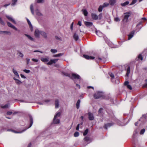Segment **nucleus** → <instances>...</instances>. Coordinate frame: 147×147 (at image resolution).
<instances>
[{"mask_svg": "<svg viewBox=\"0 0 147 147\" xmlns=\"http://www.w3.org/2000/svg\"><path fill=\"white\" fill-rule=\"evenodd\" d=\"M62 74L65 76L69 77L72 79H74L76 80H79L78 81H80L81 78L80 76L77 74L72 73L71 74L64 72H62Z\"/></svg>", "mask_w": 147, "mask_h": 147, "instance_id": "nucleus-1", "label": "nucleus"}, {"mask_svg": "<svg viewBox=\"0 0 147 147\" xmlns=\"http://www.w3.org/2000/svg\"><path fill=\"white\" fill-rule=\"evenodd\" d=\"M29 119L30 120V126L29 127H27L26 129H23V130H22V131H15L14 130H11V129H9L7 130L8 131H11L15 133L16 134H21L23 133V132L24 131H26V129H28L30 127H31V126H32L33 122V119L32 117V116L30 115H29Z\"/></svg>", "mask_w": 147, "mask_h": 147, "instance_id": "nucleus-2", "label": "nucleus"}, {"mask_svg": "<svg viewBox=\"0 0 147 147\" xmlns=\"http://www.w3.org/2000/svg\"><path fill=\"white\" fill-rule=\"evenodd\" d=\"M94 97L96 99L104 98H105L104 94V93L101 92H97L94 95Z\"/></svg>", "mask_w": 147, "mask_h": 147, "instance_id": "nucleus-3", "label": "nucleus"}, {"mask_svg": "<svg viewBox=\"0 0 147 147\" xmlns=\"http://www.w3.org/2000/svg\"><path fill=\"white\" fill-rule=\"evenodd\" d=\"M124 17L123 19V21L125 23L128 22V18L131 15V13L129 12L124 13Z\"/></svg>", "mask_w": 147, "mask_h": 147, "instance_id": "nucleus-4", "label": "nucleus"}, {"mask_svg": "<svg viewBox=\"0 0 147 147\" xmlns=\"http://www.w3.org/2000/svg\"><path fill=\"white\" fill-rule=\"evenodd\" d=\"M42 31L39 30L38 29H36L34 32V35L36 37L39 38L40 35Z\"/></svg>", "mask_w": 147, "mask_h": 147, "instance_id": "nucleus-5", "label": "nucleus"}, {"mask_svg": "<svg viewBox=\"0 0 147 147\" xmlns=\"http://www.w3.org/2000/svg\"><path fill=\"white\" fill-rule=\"evenodd\" d=\"M58 60L59 59H51L50 61H49L47 63V64L48 65H51L53 63L55 64L57 61H58Z\"/></svg>", "mask_w": 147, "mask_h": 147, "instance_id": "nucleus-6", "label": "nucleus"}, {"mask_svg": "<svg viewBox=\"0 0 147 147\" xmlns=\"http://www.w3.org/2000/svg\"><path fill=\"white\" fill-rule=\"evenodd\" d=\"M31 12L32 14H34V12L36 13V15L38 16H42V14L39 12L38 10H31Z\"/></svg>", "mask_w": 147, "mask_h": 147, "instance_id": "nucleus-7", "label": "nucleus"}, {"mask_svg": "<svg viewBox=\"0 0 147 147\" xmlns=\"http://www.w3.org/2000/svg\"><path fill=\"white\" fill-rule=\"evenodd\" d=\"M147 119V113L143 115L142 117L139 119V121H145Z\"/></svg>", "mask_w": 147, "mask_h": 147, "instance_id": "nucleus-8", "label": "nucleus"}, {"mask_svg": "<svg viewBox=\"0 0 147 147\" xmlns=\"http://www.w3.org/2000/svg\"><path fill=\"white\" fill-rule=\"evenodd\" d=\"M91 16L92 19L94 20H98V16L94 13H91Z\"/></svg>", "mask_w": 147, "mask_h": 147, "instance_id": "nucleus-9", "label": "nucleus"}, {"mask_svg": "<svg viewBox=\"0 0 147 147\" xmlns=\"http://www.w3.org/2000/svg\"><path fill=\"white\" fill-rule=\"evenodd\" d=\"M109 5V4L107 3H104L102 5L100 6L98 9H102L105 7H107Z\"/></svg>", "mask_w": 147, "mask_h": 147, "instance_id": "nucleus-10", "label": "nucleus"}, {"mask_svg": "<svg viewBox=\"0 0 147 147\" xmlns=\"http://www.w3.org/2000/svg\"><path fill=\"white\" fill-rule=\"evenodd\" d=\"M88 119L90 120H94V117L93 114L90 112H89L88 113Z\"/></svg>", "mask_w": 147, "mask_h": 147, "instance_id": "nucleus-11", "label": "nucleus"}, {"mask_svg": "<svg viewBox=\"0 0 147 147\" xmlns=\"http://www.w3.org/2000/svg\"><path fill=\"white\" fill-rule=\"evenodd\" d=\"M114 124V123H107L105 124L104 127L105 129H107L108 127H109L111 126H112Z\"/></svg>", "mask_w": 147, "mask_h": 147, "instance_id": "nucleus-12", "label": "nucleus"}, {"mask_svg": "<svg viewBox=\"0 0 147 147\" xmlns=\"http://www.w3.org/2000/svg\"><path fill=\"white\" fill-rule=\"evenodd\" d=\"M7 25L9 27H11V28H13V29L17 30L18 29L15 27L14 26H13L12 24L11 23L8 22H7Z\"/></svg>", "mask_w": 147, "mask_h": 147, "instance_id": "nucleus-13", "label": "nucleus"}, {"mask_svg": "<svg viewBox=\"0 0 147 147\" xmlns=\"http://www.w3.org/2000/svg\"><path fill=\"white\" fill-rule=\"evenodd\" d=\"M134 31H133L130 33L128 35V40H129L133 37L134 36Z\"/></svg>", "mask_w": 147, "mask_h": 147, "instance_id": "nucleus-14", "label": "nucleus"}, {"mask_svg": "<svg viewBox=\"0 0 147 147\" xmlns=\"http://www.w3.org/2000/svg\"><path fill=\"white\" fill-rule=\"evenodd\" d=\"M83 57L84 58L87 59H94V57L93 56H90L85 55H83Z\"/></svg>", "mask_w": 147, "mask_h": 147, "instance_id": "nucleus-15", "label": "nucleus"}, {"mask_svg": "<svg viewBox=\"0 0 147 147\" xmlns=\"http://www.w3.org/2000/svg\"><path fill=\"white\" fill-rule=\"evenodd\" d=\"M26 20L27 21V23H28L29 25L30 29L31 31H32L33 30V27L32 24L28 19L26 18Z\"/></svg>", "mask_w": 147, "mask_h": 147, "instance_id": "nucleus-16", "label": "nucleus"}, {"mask_svg": "<svg viewBox=\"0 0 147 147\" xmlns=\"http://www.w3.org/2000/svg\"><path fill=\"white\" fill-rule=\"evenodd\" d=\"M6 17L8 19V20L11 21L13 23L15 24H16V22L15 20L13 19L10 16H7Z\"/></svg>", "mask_w": 147, "mask_h": 147, "instance_id": "nucleus-17", "label": "nucleus"}, {"mask_svg": "<svg viewBox=\"0 0 147 147\" xmlns=\"http://www.w3.org/2000/svg\"><path fill=\"white\" fill-rule=\"evenodd\" d=\"M84 24L87 27H91L93 25V23L90 22H85Z\"/></svg>", "mask_w": 147, "mask_h": 147, "instance_id": "nucleus-18", "label": "nucleus"}, {"mask_svg": "<svg viewBox=\"0 0 147 147\" xmlns=\"http://www.w3.org/2000/svg\"><path fill=\"white\" fill-rule=\"evenodd\" d=\"M12 70L13 73L14 74L15 76H16L18 78H19L20 77L18 71L14 68H13Z\"/></svg>", "mask_w": 147, "mask_h": 147, "instance_id": "nucleus-19", "label": "nucleus"}, {"mask_svg": "<svg viewBox=\"0 0 147 147\" xmlns=\"http://www.w3.org/2000/svg\"><path fill=\"white\" fill-rule=\"evenodd\" d=\"M40 35L43 36L45 38H47V34L44 32L42 31L40 33Z\"/></svg>", "mask_w": 147, "mask_h": 147, "instance_id": "nucleus-20", "label": "nucleus"}, {"mask_svg": "<svg viewBox=\"0 0 147 147\" xmlns=\"http://www.w3.org/2000/svg\"><path fill=\"white\" fill-rule=\"evenodd\" d=\"M0 34H8V35H11V33L9 31H0Z\"/></svg>", "mask_w": 147, "mask_h": 147, "instance_id": "nucleus-21", "label": "nucleus"}, {"mask_svg": "<svg viewBox=\"0 0 147 147\" xmlns=\"http://www.w3.org/2000/svg\"><path fill=\"white\" fill-rule=\"evenodd\" d=\"M96 35H97L98 36L100 37H101L103 35V34L100 31H98L96 30Z\"/></svg>", "mask_w": 147, "mask_h": 147, "instance_id": "nucleus-22", "label": "nucleus"}, {"mask_svg": "<svg viewBox=\"0 0 147 147\" xmlns=\"http://www.w3.org/2000/svg\"><path fill=\"white\" fill-rule=\"evenodd\" d=\"M55 105L56 108H57L59 107V102L58 100L57 99L55 100Z\"/></svg>", "mask_w": 147, "mask_h": 147, "instance_id": "nucleus-23", "label": "nucleus"}, {"mask_svg": "<svg viewBox=\"0 0 147 147\" xmlns=\"http://www.w3.org/2000/svg\"><path fill=\"white\" fill-rule=\"evenodd\" d=\"M40 60L43 62H47L49 61V59L48 58H42L40 59Z\"/></svg>", "mask_w": 147, "mask_h": 147, "instance_id": "nucleus-24", "label": "nucleus"}, {"mask_svg": "<svg viewBox=\"0 0 147 147\" xmlns=\"http://www.w3.org/2000/svg\"><path fill=\"white\" fill-rule=\"evenodd\" d=\"M24 35L26 36L27 38H28L32 41H34V39L32 37H31L28 34H25Z\"/></svg>", "mask_w": 147, "mask_h": 147, "instance_id": "nucleus-25", "label": "nucleus"}, {"mask_svg": "<svg viewBox=\"0 0 147 147\" xmlns=\"http://www.w3.org/2000/svg\"><path fill=\"white\" fill-rule=\"evenodd\" d=\"M53 122L54 123L58 124L59 123V119H56V118H54Z\"/></svg>", "mask_w": 147, "mask_h": 147, "instance_id": "nucleus-26", "label": "nucleus"}, {"mask_svg": "<svg viewBox=\"0 0 147 147\" xmlns=\"http://www.w3.org/2000/svg\"><path fill=\"white\" fill-rule=\"evenodd\" d=\"M13 79L16 81V83L18 85H20L22 83V82L18 79L14 78Z\"/></svg>", "mask_w": 147, "mask_h": 147, "instance_id": "nucleus-27", "label": "nucleus"}, {"mask_svg": "<svg viewBox=\"0 0 147 147\" xmlns=\"http://www.w3.org/2000/svg\"><path fill=\"white\" fill-rule=\"evenodd\" d=\"M109 74L111 78V80L112 82H113V80H114V75L112 73H109Z\"/></svg>", "mask_w": 147, "mask_h": 147, "instance_id": "nucleus-28", "label": "nucleus"}, {"mask_svg": "<svg viewBox=\"0 0 147 147\" xmlns=\"http://www.w3.org/2000/svg\"><path fill=\"white\" fill-rule=\"evenodd\" d=\"M64 54L63 53H59L58 54H56L54 55H53V57H61Z\"/></svg>", "mask_w": 147, "mask_h": 147, "instance_id": "nucleus-29", "label": "nucleus"}, {"mask_svg": "<svg viewBox=\"0 0 147 147\" xmlns=\"http://www.w3.org/2000/svg\"><path fill=\"white\" fill-rule=\"evenodd\" d=\"M80 100L78 99L76 103V107L77 109H78L80 108Z\"/></svg>", "mask_w": 147, "mask_h": 147, "instance_id": "nucleus-30", "label": "nucleus"}, {"mask_svg": "<svg viewBox=\"0 0 147 147\" xmlns=\"http://www.w3.org/2000/svg\"><path fill=\"white\" fill-rule=\"evenodd\" d=\"M74 38L76 41L78 40L79 38L78 35L76 33H75L74 35Z\"/></svg>", "mask_w": 147, "mask_h": 147, "instance_id": "nucleus-31", "label": "nucleus"}, {"mask_svg": "<svg viewBox=\"0 0 147 147\" xmlns=\"http://www.w3.org/2000/svg\"><path fill=\"white\" fill-rule=\"evenodd\" d=\"M82 11L84 16H88V13L86 10H82Z\"/></svg>", "mask_w": 147, "mask_h": 147, "instance_id": "nucleus-32", "label": "nucleus"}, {"mask_svg": "<svg viewBox=\"0 0 147 147\" xmlns=\"http://www.w3.org/2000/svg\"><path fill=\"white\" fill-rule=\"evenodd\" d=\"M130 72V68L129 66H128L127 69V72L126 74V76H129V75Z\"/></svg>", "mask_w": 147, "mask_h": 147, "instance_id": "nucleus-33", "label": "nucleus"}, {"mask_svg": "<svg viewBox=\"0 0 147 147\" xmlns=\"http://www.w3.org/2000/svg\"><path fill=\"white\" fill-rule=\"evenodd\" d=\"M9 106V103H8L7 104L5 105H2L1 107L2 108H7Z\"/></svg>", "mask_w": 147, "mask_h": 147, "instance_id": "nucleus-34", "label": "nucleus"}, {"mask_svg": "<svg viewBox=\"0 0 147 147\" xmlns=\"http://www.w3.org/2000/svg\"><path fill=\"white\" fill-rule=\"evenodd\" d=\"M129 3V2L128 1H127L123 3H121V5L123 6H125L127 5Z\"/></svg>", "mask_w": 147, "mask_h": 147, "instance_id": "nucleus-35", "label": "nucleus"}, {"mask_svg": "<svg viewBox=\"0 0 147 147\" xmlns=\"http://www.w3.org/2000/svg\"><path fill=\"white\" fill-rule=\"evenodd\" d=\"M102 58L100 57H98V58H96V59L95 60H96V62L98 63L100 61H102Z\"/></svg>", "mask_w": 147, "mask_h": 147, "instance_id": "nucleus-36", "label": "nucleus"}, {"mask_svg": "<svg viewBox=\"0 0 147 147\" xmlns=\"http://www.w3.org/2000/svg\"><path fill=\"white\" fill-rule=\"evenodd\" d=\"M115 0H110L109 2L111 5H113L115 3Z\"/></svg>", "mask_w": 147, "mask_h": 147, "instance_id": "nucleus-37", "label": "nucleus"}, {"mask_svg": "<svg viewBox=\"0 0 147 147\" xmlns=\"http://www.w3.org/2000/svg\"><path fill=\"white\" fill-rule=\"evenodd\" d=\"M17 1L18 0H12L11 5L13 6L15 5L16 4Z\"/></svg>", "mask_w": 147, "mask_h": 147, "instance_id": "nucleus-38", "label": "nucleus"}, {"mask_svg": "<svg viewBox=\"0 0 147 147\" xmlns=\"http://www.w3.org/2000/svg\"><path fill=\"white\" fill-rule=\"evenodd\" d=\"M137 133L138 132L136 131V130L134 131L133 136V138H135L136 137V135L137 134Z\"/></svg>", "mask_w": 147, "mask_h": 147, "instance_id": "nucleus-39", "label": "nucleus"}, {"mask_svg": "<svg viewBox=\"0 0 147 147\" xmlns=\"http://www.w3.org/2000/svg\"><path fill=\"white\" fill-rule=\"evenodd\" d=\"M88 129H86L84 131V132L83 133V135L84 136H85L86 135V134H88Z\"/></svg>", "mask_w": 147, "mask_h": 147, "instance_id": "nucleus-40", "label": "nucleus"}, {"mask_svg": "<svg viewBox=\"0 0 147 147\" xmlns=\"http://www.w3.org/2000/svg\"><path fill=\"white\" fill-rule=\"evenodd\" d=\"M0 24L3 26H4L5 23L1 18H0Z\"/></svg>", "mask_w": 147, "mask_h": 147, "instance_id": "nucleus-41", "label": "nucleus"}, {"mask_svg": "<svg viewBox=\"0 0 147 147\" xmlns=\"http://www.w3.org/2000/svg\"><path fill=\"white\" fill-rule=\"evenodd\" d=\"M145 131V129H142L141 130V131H140V134L142 135V134H143L144 133Z\"/></svg>", "mask_w": 147, "mask_h": 147, "instance_id": "nucleus-42", "label": "nucleus"}, {"mask_svg": "<svg viewBox=\"0 0 147 147\" xmlns=\"http://www.w3.org/2000/svg\"><path fill=\"white\" fill-rule=\"evenodd\" d=\"M61 115V113L60 112H58L56 113L55 116H54V118H56L57 117H59Z\"/></svg>", "mask_w": 147, "mask_h": 147, "instance_id": "nucleus-43", "label": "nucleus"}, {"mask_svg": "<svg viewBox=\"0 0 147 147\" xmlns=\"http://www.w3.org/2000/svg\"><path fill=\"white\" fill-rule=\"evenodd\" d=\"M51 52L53 53H55L57 52V50L56 49H51Z\"/></svg>", "mask_w": 147, "mask_h": 147, "instance_id": "nucleus-44", "label": "nucleus"}, {"mask_svg": "<svg viewBox=\"0 0 147 147\" xmlns=\"http://www.w3.org/2000/svg\"><path fill=\"white\" fill-rule=\"evenodd\" d=\"M115 21L116 22H118L120 21V20L119 18L118 17H116L114 19Z\"/></svg>", "mask_w": 147, "mask_h": 147, "instance_id": "nucleus-45", "label": "nucleus"}, {"mask_svg": "<svg viewBox=\"0 0 147 147\" xmlns=\"http://www.w3.org/2000/svg\"><path fill=\"white\" fill-rule=\"evenodd\" d=\"M137 0H133L131 3L130 4V5H133L136 3Z\"/></svg>", "mask_w": 147, "mask_h": 147, "instance_id": "nucleus-46", "label": "nucleus"}, {"mask_svg": "<svg viewBox=\"0 0 147 147\" xmlns=\"http://www.w3.org/2000/svg\"><path fill=\"white\" fill-rule=\"evenodd\" d=\"M79 135V133L78 132V131H76L75 132V133L74 134V136L75 137H77Z\"/></svg>", "mask_w": 147, "mask_h": 147, "instance_id": "nucleus-47", "label": "nucleus"}, {"mask_svg": "<svg viewBox=\"0 0 147 147\" xmlns=\"http://www.w3.org/2000/svg\"><path fill=\"white\" fill-rule=\"evenodd\" d=\"M90 140V138L88 137H86L84 138L85 141L88 142Z\"/></svg>", "mask_w": 147, "mask_h": 147, "instance_id": "nucleus-48", "label": "nucleus"}, {"mask_svg": "<svg viewBox=\"0 0 147 147\" xmlns=\"http://www.w3.org/2000/svg\"><path fill=\"white\" fill-rule=\"evenodd\" d=\"M19 55V56L20 57L22 58L23 57H24V55L22 53H21L20 52H18Z\"/></svg>", "mask_w": 147, "mask_h": 147, "instance_id": "nucleus-49", "label": "nucleus"}, {"mask_svg": "<svg viewBox=\"0 0 147 147\" xmlns=\"http://www.w3.org/2000/svg\"><path fill=\"white\" fill-rule=\"evenodd\" d=\"M44 2V0H37V2L38 3H42Z\"/></svg>", "mask_w": 147, "mask_h": 147, "instance_id": "nucleus-50", "label": "nucleus"}, {"mask_svg": "<svg viewBox=\"0 0 147 147\" xmlns=\"http://www.w3.org/2000/svg\"><path fill=\"white\" fill-rule=\"evenodd\" d=\"M26 73H29L30 72V70H27L25 69L23 70Z\"/></svg>", "mask_w": 147, "mask_h": 147, "instance_id": "nucleus-51", "label": "nucleus"}, {"mask_svg": "<svg viewBox=\"0 0 147 147\" xmlns=\"http://www.w3.org/2000/svg\"><path fill=\"white\" fill-rule=\"evenodd\" d=\"M98 17V18L99 19V20L101 19L102 18V13H100Z\"/></svg>", "mask_w": 147, "mask_h": 147, "instance_id": "nucleus-52", "label": "nucleus"}, {"mask_svg": "<svg viewBox=\"0 0 147 147\" xmlns=\"http://www.w3.org/2000/svg\"><path fill=\"white\" fill-rule=\"evenodd\" d=\"M127 88H128V89H129L130 90H131L132 89V87L130 85H127Z\"/></svg>", "mask_w": 147, "mask_h": 147, "instance_id": "nucleus-53", "label": "nucleus"}, {"mask_svg": "<svg viewBox=\"0 0 147 147\" xmlns=\"http://www.w3.org/2000/svg\"><path fill=\"white\" fill-rule=\"evenodd\" d=\"M138 58H139V59H141V60H142L143 57H142L141 54H139V56H138Z\"/></svg>", "mask_w": 147, "mask_h": 147, "instance_id": "nucleus-54", "label": "nucleus"}, {"mask_svg": "<svg viewBox=\"0 0 147 147\" xmlns=\"http://www.w3.org/2000/svg\"><path fill=\"white\" fill-rule=\"evenodd\" d=\"M103 110V109L102 108H100L99 109L98 111V113L99 114H100L102 113Z\"/></svg>", "mask_w": 147, "mask_h": 147, "instance_id": "nucleus-55", "label": "nucleus"}, {"mask_svg": "<svg viewBox=\"0 0 147 147\" xmlns=\"http://www.w3.org/2000/svg\"><path fill=\"white\" fill-rule=\"evenodd\" d=\"M120 82V81L119 79H117L116 80H115V83L117 84H118Z\"/></svg>", "mask_w": 147, "mask_h": 147, "instance_id": "nucleus-56", "label": "nucleus"}, {"mask_svg": "<svg viewBox=\"0 0 147 147\" xmlns=\"http://www.w3.org/2000/svg\"><path fill=\"white\" fill-rule=\"evenodd\" d=\"M13 113L11 111H7V114L8 115H10Z\"/></svg>", "mask_w": 147, "mask_h": 147, "instance_id": "nucleus-57", "label": "nucleus"}, {"mask_svg": "<svg viewBox=\"0 0 147 147\" xmlns=\"http://www.w3.org/2000/svg\"><path fill=\"white\" fill-rule=\"evenodd\" d=\"M32 61H34L36 62H37L38 61V59H32Z\"/></svg>", "mask_w": 147, "mask_h": 147, "instance_id": "nucleus-58", "label": "nucleus"}, {"mask_svg": "<svg viewBox=\"0 0 147 147\" xmlns=\"http://www.w3.org/2000/svg\"><path fill=\"white\" fill-rule=\"evenodd\" d=\"M26 60L27 61V64L28 65L29 64V61H30V59H26Z\"/></svg>", "mask_w": 147, "mask_h": 147, "instance_id": "nucleus-59", "label": "nucleus"}, {"mask_svg": "<svg viewBox=\"0 0 147 147\" xmlns=\"http://www.w3.org/2000/svg\"><path fill=\"white\" fill-rule=\"evenodd\" d=\"M129 82L127 81H126L125 82V83H124V84H125V85L127 86L129 84Z\"/></svg>", "mask_w": 147, "mask_h": 147, "instance_id": "nucleus-60", "label": "nucleus"}, {"mask_svg": "<svg viewBox=\"0 0 147 147\" xmlns=\"http://www.w3.org/2000/svg\"><path fill=\"white\" fill-rule=\"evenodd\" d=\"M20 76L22 78H26V76L23 74H21Z\"/></svg>", "mask_w": 147, "mask_h": 147, "instance_id": "nucleus-61", "label": "nucleus"}, {"mask_svg": "<svg viewBox=\"0 0 147 147\" xmlns=\"http://www.w3.org/2000/svg\"><path fill=\"white\" fill-rule=\"evenodd\" d=\"M74 24V23L72 22L71 23V25L70 26V29L71 30H73V24Z\"/></svg>", "mask_w": 147, "mask_h": 147, "instance_id": "nucleus-62", "label": "nucleus"}, {"mask_svg": "<svg viewBox=\"0 0 147 147\" xmlns=\"http://www.w3.org/2000/svg\"><path fill=\"white\" fill-rule=\"evenodd\" d=\"M78 25H79V26H81V25H82L81 24V22L80 21H78Z\"/></svg>", "mask_w": 147, "mask_h": 147, "instance_id": "nucleus-63", "label": "nucleus"}, {"mask_svg": "<svg viewBox=\"0 0 147 147\" xmlns=\"http://www.w3.org/2000/svg\"><path fill=\"white\" fill-rule=\"evenodd\" d=\"M80 124H78L76 128V129L77 130H78L79 129V127L80 126Z\"/></svg>", "mask_w": 147, "mask_h": 147, "instance_id": "nucleus-64", "label": "nucleus"}]
</instances>
